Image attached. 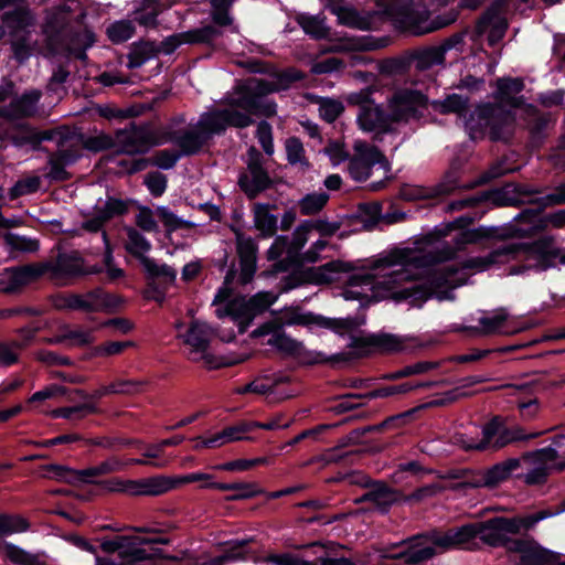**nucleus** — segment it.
<instances>
[{"label": "nucleus", "instance_id": "nucleus-7", "mask_svg": "<svg viewBox=\"0 0 565 565\" xmlns=\"http://www.w3.org/2000/svg\"><path fill=\"white\" fill-rule=\"evenodd\" d=\"M479 217L477 213L460 215L454 221L436 227L431 235H434L436 239H441L448 236L452 231H460L454 237V244L458 249H463L469 244H482L494 239L521 238L515 234V230L518 228L516 222L505 226H479L469 228Z\"/></svg>", "mask_w": 565, "mask_h": 565}, {"label": "nucleus", "instance_id": "nucleus-50", "mask_svg": "<svg viewBox=\"0 0 565 565\" xmlns=\"http://www.w3.org/2000/svg\"><path fill=\"white\" fill-rule=\"evenodd\" d=\"M469 98L459 94H450L444 100H434L431 106L440 114H465L468 110Z\"/></svg>", "mask_w": 565, "mask_h": 565}, {"label": "nucleus", "instance_id": "nucleus-13", "mask_svg": "<svg viewBox=\"0 0 565 565\" xmlns=\"http://www.w3.org/2000/svg\"><path fill=\"white\" fill-rule=\"evenodd\" d=\"M352 270H354V266L341 259L331 260L318 267L297 268L281 278L280 292H288L306 284H331L334 281L331 274L350 273Z\"/></svg>", "mask_w": 565, "mask_h": 565}, {"label": "nucleus", "instance_id": "nucleus-14", "mask_svg": "<svg viewBox=\"0 0 565 565\" xmlns=\"http://www.w3.org/2000/svg\"><path fill=\"white\" fill-rule=\"evenodd\" d=\"M267 344L280 353L298 359L302 365L308 366L317 364H330L333 366L339 364L340 361L348 359V355L344 353L328 356L320 351L307 350L301 341L291 338L284 330H280L275 337H270Z\"/></svg>", "mask_w": 565, "mask_h": 565}, {"label": "nucleus", "instance_id": "nucleus-54", "mask_svg": "<svg viewBox=\"0 0 565 565\" xmlns=\"http://www.w3.org/2000/svg\"><path fill=\"white\" fill-rule=\"evenodd\" d=\"M82 145L84 149L98 153L111 149L116 150L118 142L116 135L113 137L108 134L100 132L97 136H89L86 138L82 136Z\"/></svg>", "mask_w": 565, "mask_h": 565}, {"label": "nucleus", "instance_id": "nucleus-41", "mask_svg": "<svg viewBox=\"0 0 565 565\" xmlns=\"http://www.w3.org/2000/svg\"><path fill=\"white\" fill-rule=\"evenodd\" d=\"M159 54L158 45L151 41H139L131 45L127 55L129 70L141 67L146 62Z\"/></svg>", "mask_w": 565, "mask_h": 565}, {"label": "nucleus", "instance_id": "nucleus-37", "mask_svg": "<svg viewBox=\"0 0 565 565\" xmlns=\"http://www.w3.org/2000/svg\"><path fill=\"white\" fill-rule=\"evenodd\" d=\"M295 21L303 30V32L313 40H327L330 29L326 25V17L320 14L297 13Z\"/></svg>", "mask_w": 565, "mask_h": 565}, {"label": "nucleus", "instance_id": "nucleus-34", "mask_svg": "<svg viewBox=\"0 0 565 565\" xmlns=\"http://www.w3.org/2000/svg\"><path fill=\"white\" fill-rule=\"evenodd\" d=\"M181 35L183 42L189 45H204L211 51H218L222 47L218 43V39L223 36V31L212 24L183 31Z\"/></svg>", "mask_w": 565, "mask_h": 565}, {"label": "nucleus", "instance_id": "nucleus-46", "mask_svg": "<svg viewBox=\"0 0 565 565\" xmlns=\"http://www.w3.org/2000/svg\"><path fill=\"white\" fill-rule=\"evenodd\" d=\"M2 22L12 34H17L32 24V17L29 10L15 8L2 14Z\"/></svg>", "mask_w": 565, "mask_h": 565}, {"label": "nucleus", "instance_id": "nucleus-21", "mask_svg": "<svg viewBox=\"0 0 565 565\" xmlns=\"http://www.w3.org/2000/svg\"><path fill=\"white\" fill-rule=\"evenodd\" d=\"M231 231L235 234L236 254L239 260V282L241 285L249 284L257 270L258 245L256 241L246 236L241 228L231 226Z\"/></svg>", "mask_w": 565, "mask_h": 565}, {"label": "nucleus", "instance_id": "nucleus-36", "mask_svg": "<svg viewBox=\"0 0 565 565\" xmlns=\"http://www.w3.org/2000/svg\"><path fill=\"white\" fill-rule=\"evenodd\" d=\"M0 551L3 552V559L12 565H47L40 554H33L4 540H0Z\"/></svg>", "mask_w": 565, "mask_h": 565}, {"label": "nucleus", "instance_id": "nucleus-27", "mask_svg": "<svg viewBox=\"0 0 565 565\" xmlns=\"http://www.w3.org/2000/svg\"><path fill=\"white\" fill-rule=\"evenodd\" d=\"M479 118L484 120L486 126L489 128V138L492 141H507L510 138L511 134L508 131V127L513 121L510 111L487 104L480 108Z\"/></svg>", "mask_w": 565, "mask_h": 565}, {"label": "nucleus", "instance_id": "nucleus-2", "mask_svg": "<svg viewBox=\"0 0 565 565\" xmlns=\"http://www.w3.org/2000/svg\"><path fill=\"white\" fill-rule=\"evenodd\" d=\"M559 512L561 511L553 512L546 509L524 516H493L486 521L451 527L446 532L435 529L392 545L383 557L399 561L405 565H417L435 556L436 551L429 543L445 551L462 547L465 545H467L466 548L469 551H477L480 547L479 544L475 542L476 539H479L483 544L490 547L510 545V542L515 540L510 535L526 533L540 521L558 514Z\"/></svg>", "mask_w": 565, "mask_h": 565}, {"label": "nucleus", "instance_id": "nucleus-3", "mask_svg": "<svg viewBox=\"0 0 565 565\" xmlns=\"http://www.w3.org/2000/svg\"><path fill=\"white\" fill-rule=\"evenodd\" d=\"M254 124V119L241 110L232 108H214L203 113L194 128L172 129L164 126L159 129L163 143H173L185 157L199 154L209 146L215 136H223L228 127L244 129Z\"/></svg>", "mask_w": 565, "mask_h": 565}, {"label": "nucleus", "instance_id": "nucleus-17", "mask_svg": "<svg viewBox=\"0 0 565 565\" xmlns=\"http://www.w3.org/2000/svg\"><path fill=\"white\" fill-rule=\"evenodd\" d=\"M127 253L137 258L150 277H166L168 282L177 279V271L167 264L158 265L154 259L145 255L151 249V243L136 228H127Z\"/></svg>", "mask_w": 565, "mask_h": 565}, {"label": "nucleus", "instance_id": "nucleus-60", "mask_svg": "<svg viewBox=\"0 0 565 565\" xmlns=\"http://www.w3.org/2000/svg\"><path fill=\"white\" fill-rule=\"evenodd\" d=\"M328 200L326 192L306 194L298 203L300 213L306 216L315 215L326 206Z\"/></svg>", "mask_w": 565, "mask_h": 565}, {"label": "nucleus", "instance_id": "nucleus-12", "mask_svg": "<svg viewBox=\"0 0 565 565\" xmlns=\"http://www.w3.org/2000/svg\"><path fill=\"white\" fill-rule=\"evenodd\" d=\"M535 207H526L513 217L518 223L515 234L520 237H532L546 228V220L542 215L548 206L565 204V182L557 185L554 192L535 199Z\"/></svg>", "mask_w": 565, "mask_h": 565}, {"label": "nucleus", "instance_id": "nucleus-56", "mask_svg": "<svg viewBox=\"0 0 565 565\" xmlns=\"http://www.w3.org/2000/svg\"><path fill=\"white\" fill-rule=\"evenodd\" d=\"M2 138L15 147L30 145L34 149V128L29 124H19L14 129L6 130Z\"/></svg>", "mask_w": 565, "mask_h": 565}, {"label": "nucleus", "instance_id": "nucleus-19", "mask_svg": "<svg viewBox=\"0 0 565 565\" xmlns=\"http://www.w3.org/2000/svg\"><path fill=\"white\" fill-rule=\"evenodd\" d=\"M503 547L509 554H519V565H565L561 562V554L543 547L529 535L516 537Z\"/></svg>", "mask_w": 565, "mask_h": 565}, {"label": "nucleus", "instance_id": "nucleus-58", "mask_svg": "<svg viewBox=\"0 0 565 565\" xmlns=\"http://www.w3.org/2000/svg\"><path fill=\"white\" fill-rule=\"evenodd\" d=\"M157 2L154 0H142L141 7L134 13V21L146 28H156L158 25Z\"/></svg>", "mask_w": 565, "mask_h": 565}, {"label": "nucleus", "instance_id": "nucleus-28", "mask_svg": "<svg viewBox=\"0 0 565 565\" xmlns=\"http://www.w3.org/2000/svg\"><path fill=\"white\" fill-rule=\"evenodd\" d=\"M45 267V274L51 273L55 277H84V258L78 250L61 252L57 254L54 263L42 264Z\"/></svg>", "mask_w": 565, "mask_h": 565}, {"label": "nucleus", "instance_id": "nucleus-48", "mask_svg": "<svg viewBox=\"0 0 565 565\" xmlns=\"http://www.w3.org/2000/svg\"><path fill=\"white\" fill-rule=\"evenodd\" d=\"M154 213L168 233H173L178 230H192L196 226L195 223L179 217L167 206H157Z\"/></svg>", "mask_w": 565, "mask_h": 565}, {"label": "nucleus", "instance_id": "nucleus-47", "mask_svg": "<svg viewBox=\"0 0 565 565\" xmlns=\"http://www.w3.org/2000/svg\"><path fill=\"white\" fill-rule=\"evenodd\" d=\"M30 525L29 520L20 514L0 513V539L26 532Z\"/></svg>", "mask_w": 565, "mask_h": 565}, {"label": "nucleus", "instance_id": "nucleus-35", "mask_svg": "<svg viewBox=\"0 0 565 565\" xmlns=\"http://www.w3.org/2000/svg\"><path fill=\"white\" fill-rule=\"evenodd\" d=\"M41 94L38 90H29L20 97L11 100L8 107L1 109L0 115L7 119L30 117L34 114Z\"/></svg>", "mask_w": 565, "mask_h": 565}, {"label": "nucleus", "instance_id": "nucleus-38", "mask_svg": "<svg viewBox=\"0 0 565 565\" xmlns=\"http://www.w3.org/2000/svg\"><path fill=\"white\" fill-rule=\"evenodd\" d=\"M271 207L275 205L256 203L253 209L255 227L264 238L275 236L278 228V217L270 213Z\"/></svg>", "mask_w": 565, "mask_h": 565}, {"label": "nucleus", "instance_id": "nucleus-64", "mask_svg": "<svg viewBox=\"0 0 565 565\" xmlns=\"http://www.w3.org/2000/svg\"><path fill=\"white\" fill-rule=\"evenodd\" d=\"M135 33V26L131 21L120 20L111 23L106 34L114 44H120L129 40Z\"/></svg>", "mask_w": 565, "mask_h": 565}, {"label": "nucleus", "instance_id": "nucleus-16", "mask_svg": "<svg viewBox=\"0 0 565 565\" xmlns=\"http://www.w3.org/2000/svg\"><path fill=\"white\" fill-rule=\"evenodd\" d=\"M110 492H124L131 495H162L174 489L171 477L153 476L139 480H122L120 478L107 479L104 482Z\"/></svg>", "mask_w": 565, "mask_h": 565}, {"label": "nucleus", "instance_id": "nucleus-49", "mask_svg": "<svg viewBox=\"0 0 565 565\" xmlns=\"http://www.w3.org/2000/svg\"><path fill=\"white\" fill-rule=\"evenodd\" d=\"M354 217L365 230H372L382 218V205L379 202L360 203Z\"/></svg>", "mask_w": 565, "mask_h": 565}, {"label": "nucleus", "instance_id": "nucleus-62", "mask_svg": "<svg viewBox=\"0 0 565 565\" xmlns=\"http://www.w3.org/2000/svg\"><path fill=\"white\" fill-rule=\"evenodd\" d=\"M550 478V470L547 465L540 466L530 469L524 472L522 469L518 470V481H521L527 487H540L544 486Z\"/></svg>", "mask_w": 565, "mask_h": 565}, {"label": "nucleus", "instance_id": "nucleus-24", "mask_svg": "<svg viewBox=\"0 0 565 565\" xmlns=\"http://www.w3.org/2000/svg\"><path fill=\"white\" fill-rule=\"evenodd\" d=\"M490 29L488 34L489 46H495L505 35L508 22L501 17V3L492 2L476 22V33L482 35Z\"/></svg>", "mask_w": 565, "mask_h": 565}, {"label": "nucleus", "instance_id": "nucleus-59", "mask_svg": "<svg viewBox=\"0 0 565 565\" xmlns=\"http://www.w3.org/2000/svg\"><path fill=\"white\" fill-rule=\"evenodd\" d=\"M418 70H427L445 61V49L433 46L417 52L414 56Z\"/></svg>", "mask_w": 565, "mask_h": 565}, {"label": "nucleus", "instance_id": "nucleus-30", "mask_svg": "<svg viewBox=\"0 0 565 565\" xmlns=\"http://www.w3.org/2000/svg\"><path fill=\"white\" fill-rule=\"evenodd\" d=\"M521 462V456L519 458L510 457L484 469L487 489L493 490L511 479L518 480Z\"/></svg>", "mask_w": 565, "mask_h": 565}, {"label": "nucleus", "instance_id": "nucleus-61", "mask_svg": "<svg viewBox=\"0 0 565 565\" xmlns=\"http://www.w3.org/2000/svg\"><path fill=\"white\" fill-rule=\"evenodd\" d=\"M559 458L558 450L553 446H547L544 448L534 449L531 451H524L521 455L522 461L532 462L540 466L551 465Z\"/></svg>", "mask_w": 565, "mask_h": 565}, {"label": "nucleus", "instance_id": "nucleus-53", "mask_svg": "<svg viewBox=\"0 0 565 565\" xmlns=\"http://www.w3.org/2000/svg\"><path fill=\"white\" fill-rule=\"evenodd\" d=\"M454 479H465L463 481L457 484L458 489H479L486 488V471L483 470H475V469H460L451 475Z\"/></svg>", "mask_w": 565, "mask_h": 565}, {"label": "nucleus", "instance_id": "nucleus-25", "mask_svg": "<svg viewBox=\"0 0 565 565\" xmlns=\"http://www.w3.org/2000/svg\"><path fill=\"white\" fill-rule=\"evenodd\" d=\"M509 313L504 308H499L491 313L479 318V326L454 324L452 331L458 333H468L471 337L491 335L497 333H508L505 329Z\"/></svg>", "mask_w": 565, "mask_h": 565}, {"label": "nucleus", "instance_id": "nucleus-55", "mask_svg": "<svg viewBox=\"0 0 565 565\" xmlns=\"http://www.w3.org/2000/svg\"><path fill=\"white\" fill-rule=\"evenodd\" d=\"M132 542L125 548L124 558L130 563L143 562L153 558H163V551L161 548H152V553H148L147 550L138 547V539L140 536H131Z\"/></svg>", "mask_w": 565, "mask_h": 565}, {"label": "nucleus", "instance_id": "nucleus-51", "mask_svg": "<svg viewBox=\"0 0 565 565\" xmlns=\"http://www.w3.org/2000/svg\"><path fill=\"white\" fill-rule=\"evenodd\" d=\"M99 408L93 402H85L70 407H60L52 412L54 418L81 419L90 414H97Z\"/></svg>", "mask_w": 565, "mask_h": 565}, {"label": "nucleus", "instance_id": "nucleus-31", "mask_svg": "<svg viewBox=\"0 0 565 565\" xmlns=\"http://www.w3.org/2000/svg\"><path fill=\"white\" fill-rule=\"evenodd\" d=\"M201 488L220 491H234V493L225 497L227 502L248 500L266 493V491L263 488H259L255 482H207L201 486Z\"/></svg>", "mask_w": 565, "mask_h": 565}, {"label": "nucleus", "instance_id": "nucleus-40", "mask_svg": "<svg viewBox=\"0 0 565 565\" xmlns=\"http://www.w3.org/2000/svg\"><path fill=\"white\" fill-rule=\"evenodd\" d=\"M184 342L191 345L195 352L202 353V359L207 364L213 363L214 356L207 353L210 338L203 326L198 322H192L184 335Z\"/></svg>", "mask_w": 565, "mask_h": 565}, {"label": "nucleus", "instance_id": "nucleus-10", "mask_svg": "<svg viewBox=\"0 0 565 565\" xmlns=\"http://www.w3.org/2000/svg\"><path fill=\"white\" fill-rule=\"evenodd\" d=\"M277 319L281 323V330L285 326H300L310 330L313 328L327 329L339 335L353 332L364 323V320H360L358 317L329 318L312 311H303L300 306H286L281 310V317Z\"/></svg>", "mask_w": 565, "mask_h": 565}, {"label": "nucleus", "instance_id": "nucleus-20", "mask_svg": "<svg viewBox=\"0 0 565 565\" xmlns=\"http://www.w3.org/2000/svg\"><path fill=\"white\" fill-rule=\"evenodd\" d=\"M248 152L250 154L247 162L249 174L246 172L241 173L237 184L248 200H255L262 192L273 188V180L263 167L260 152L254 147Z\"/></svg>", "mask_w": 565, "mask_h": 565}, {"label": "nucleus", "instance_id": "nucleus-42", "mask_svg": "<svg viewBox=\"0 0 565 565\" xmlns=\"http://www.w3.org/2000/svg\"><path fill=\"white\" fill-rule=\"evenodd\" d=\"M137 205V201L134 199H121L115 195L107 194L104 205H96V207L104 215L107 222L116 217H122L127 215L130 207Z\"/></svg>", "mask_w": 565, "mask_h": 565}, {"label": "nucleus", "instance_id": "nucleus-39", "mask_svg": "<svg viewBox=\"0 0 565 565\" xmlns=\"http://www.w3.org/2000/svg\"><path fill=\"white\" fill-rule=\"evenodd\" d=\"M436 383L433 381H420V382H404L401 384H392L377 387L366 393L365 396L372 398H386L395 395H405L412 391L430 388Z\"/></svg>", "mask_w": 565, "mask_h": 565}, {"label": "nucleus", "instance_id": "nucleus-57", "mask_svg": "<svg viewBox=\"0 0 565 565\" xmlns=\"http://www.w3.org/2000/svg\"><path fill=\"white\" fill-rule=\"evenodd\" d=\"M147 279V289L146 297L150 300L162 305L166 301L167 290L169 286L173 285V282H168L166 277H150L149 274L146 273Z\"/></svg>", "mask_w": 565, "mask_h": 565}, {"label": "nucleus", "instance_id": "nucleus-18", "mask_svg": "<svg viewBox=\"0 0 565 565\" xmlns=\"http://www.w3.org/2000/svg\"><path fill=\"white\" fill-rule=\"evenodd\" d=\"M535 273L559 269L565 266V247L559 246L552 235H542L527 245Z\"/></svg>", "mask_w": 565, "mask_h": 565}, {"label": "nucleus", "instance_id": "nucleus-23", "mask_svg": "<svg viewBox=\"0 0 565 565\" xmlns=\"http://www.w3.org/2000/svg\"><path fill=\"white\" fill-rule=\"evenodd\" d=\"M278 299L274 291H258L248 299L236 298L230 301V309L236 318L253 321L256 316L267 311Z\"/></svg>", "mask_w": 565, "mask_h": 565}, {"label": "nucleus", "instance_id": "nucleus-63", "mask_svg": "<svg viewBox=\"0 0 565 565\" xmlns=\"http://www.w3.org/2000/svg\"><path fill=\"white\" fill-rule=\"evenodd\" d=\"M4 243L11 249L21 253H35L40 248L38 239L21 236L15 233H7L4 235Z\"/></svg>", "mask_w": 565, "mask_h": 565}, {"label": "nucleus", "instance_id": "nucleus-45", "mask_svg": "<svg viewBox=\"0 0 565 565\" xmlns=\"http://www.w3.org/2000/svg\"><path fill=\"white\" fill-rule=\"evenodd\" d=\"M95 41V33L87 28L72 31L70 33L71 52L76 58L85 60L87 58L86 50L93 46Z\"/></svg>", "mask_w": 565, "mask_h": 565}, {"label": "nucleus", "instance_id": "nucleus-9", "mask_svg": "<svg viewBox=\"0 0 565 565\" xmlns=\"http://www.w3.org/2000/svg\"><path fill=\"white\" fill-rule=\"evenodd\" d=\"M547 431L550 429L526 434L522 426L508 427L501 416H493L483 425L481 439L461 436L459 441L466 451H484L489 448L499 450L513 443L539 438Z\"/></svg>", "mask_w": 565, "mask_h": 565}, {"label": "nucleus", "instance_id": "nucleus-15", "mask_svg": "<svg viewBox=\"0 0 565 565\" xmlns=\"http://www.w3.org/2000/svg\"><path fill=\"white\" fill-rule=\"evenodd\" d=\"M429 99L418 89L402 88L394 92L388 99V109L394 122H408L411 119L419 120L424 117Z\"/></svg>", "mask_w": 565, "mask_h": 565}, {"label": "nucleus", "instance_id": "nucleus-4", "mask_svg": "<svg viewBox=\"0 0 565 565\" xmlns=\"http://www.w3.org/2000/svg\"><path fill=\"white\" fill-rule=\"evenodd\" d=\"M482 0H460L457 8L430 20V10L425 0H376L382 13L403 32L423 35L448 26L457 21L460 9L476 10Z\"/></svg>", "mask_w": 565, "mask_h": 565}, {"label": "nucleus", "instance_id": "nucleus-22", "mask_svg": "<svg viewBox=\"0 0 565 565\" xmlns=\"http://www.w3.org/2000/svg\"><path fill=\"white\" fill-rule=\"evenodd\" d=\"M117 149L116 154L142 156L147 152V124L134 121L125 128L116 130Z\"/></svg>", "mask_w": 565, "mask_h": 565}, {"label": "nucleus", "instance_id": "nucleus-5", "mask_svg": "<svg viewBox=\"0 0 565 565\" xmlns=\"http://www.w3.org/2000/svg\"><path fill=\"white\" fill-rule=\"evenodd\" d=\"M276 82L250 77L238 83L234 88V97L227 98L226 104L232 109L243 110L249 116L273 118L277 114V103L266 99L269 94L287 90L294 83L303 81L306 74L295 67L276 71L271 74Z\"/></svg>", "mask_w": 565, "mask_h": 565}, {"label": "nucleus", "instance_id": "nucleus-44", "mask_svg": "<svg viewBox=\"0 0 565 565\" xmlns=\"http://www.w3.org/2000/svg\"><path fill=\"white\" fill-rule=\"evenodd\" d=\"M374 14H361L355 8L345 6L338 15V22L358 30H371Z\"/></svg>", "mask_w": 565, "mask_h": 565}, {"label": "nucleus", "instance_id": "nucleus-6", "mask_svg": "<svg viewBox=\"0 0 565 565\" xmlns=\"http://www.w3.org/2000/svg\"><path fill=\"white\" fill-rule=\"evenodd\" d=\"M445 405V401L443 399H435L429 403H425L422 405H418L416 407H413L411 409H407L405 412L392 415L386 417L383 422L375 424V425H369L362 428H356L350 431L349 435L341 438L339 440V444L330 449H327L322 455L321 459L326 463H339V462H349L351 461V458L356 456V451L352 450H344L345 447L350 445L358 444L362 440V438L369 434V433H381L388 429H396L401 428L409 423H412L416 414L426 409L429 406H443Z\"/></svg>", "mask_w": 565, "mask_h": 565}, {"label": "nucleus", "instance_id": "nucleus-11", "mask_svg": "<svg viewBox=\"0 0 565 565\" xmlns=\"http://www.w3.org/2000/svg\"><path fill=\"white\" fill-rule=\"evenodd\" d=\"M50 301L56 310H74L86 313L114 309L122 303L120 297L106 292L100 287L88 290L84 295L58 291L50 297Z\"/></svg>", "mask_w": 565, "mask_h": 565}, {"label": "nucleus", "instance_id": "nucleus-43", "mask_svg": "<svg viewBox=\"0 0 565 565\" xmlns=\"http://www.w3.org/2000/svg\"><path fill=\"white\" fill-rule=\"evenodd\" d=\"M532 193L526 185L507 184L504 188L493 191L492 200L500 206H518L522 203L520 196H527Z\"/></svg>", "mask_w": 565, "mask_h": 565}, {"label": "nucleus", "instance_id": "nucleus-29", "mask_svg": "<svg viewBox=\"0 0 565 565\" xmlns=\"http://www.w3.org/2000/svg\"><path fill=\"white\" fill-rule=\"evenodd\" d=\"M367 492L370 495V502L381 514L388 513L393 505L403 503V501L407 499L401 490L388 486L383 480H376Z\"/></svg>", "mask_w": 565, "mask_h": 565}, {"label": "nucleus", "instance_id": "nucleus-8", "mask_svg": "<svg viewBox=\"0 0 565 565\" xmlns=\"http://www.w3.org/2000/svg\"><path fill=\"white\" fill-rule=\"evenodd\" d=\"M350 352H343L348 359L340 363H348L353 359H363L372 354L413 353L423 348L417 338L399 335L387 332L370 333L367 335H352L349 344Z\"/></svg>", "mask_w": 565, "mask_h": 565}, {"label": "nucleus", "instance_id": "nucleus-52", "mask_svg": "<svg viewBox=\"0 0 565 565\" xmlns=\"http://www.w3.org/2000/svg\"><path fill=\"white\" fill-rule=\"evenodd\" d=\"M524 82L520 77L498 78L494 99L504 103L513 95L520 94L524 89Z\"/></svg>", "mask_w": 565, "mask_h": 565}, {"label": "nucleus", "instance_id": "nucleus-1", "mask_svg": "<svg viewBox=\"0 0 565 565\" xmlns=\"http://www.w3.org/2000/svg\"><path fill=\"white\" fill-rule=\"evenodd\" d=\"M530 244L531 242L505 244L492 249L486 256L470 257L459 265L452 264L430 269L420 281H414L412 274L405 268L392 270L384 275L376 286L388 291L395 300H408L413 305H422L431 298L439 301L454 300L456 296L452 290L468 282L469 276L465 273L466 269L484 271L494 265L521 259L522 264L511 266V274L535 271V266L532 264L534 260L531 259L527 248Z\"/></svg>", "mask_w": 565, "mask_h": 565}, {"label": "nucleus", "instance_id": "nucleus-33", "mask_svg": "<svg viewBox=\"0 0 565 565\" xmlns=\"http://www.w3.org/2000/svg\"><path fill=\"white\" fill-rule=\"evenodd\" d=\"M45 267L40 265L18 266L10 269L6 286L1 288L4 294H14L31 281L45 274Z\"/></svg>", "mask_w": 565, "mask_h": 565}, {"label": "nucleus", "instance_id": "nucleus-26", "mask_svg": "<svg viewBox=\"0 0 565 565\" xmlns=\"http://www.w3.org/2000/svg\"><path fill=\"white\" fill-rule=\"evenodd\" d=\"M358 125L360 129L367 132H375L377 135L394 132L393 119L391 113H386L381 105L375 103L369 107H363L359 110Z\"/></svg>", "mask_w": 565, "mask_h": 565}, {"label": "nucleus", "instance_id": "nucleus-32", "mask_svg": "<svg viewBox=\"0 0 565 565\" xmlns=\"http://www.w3.org/2000/svg\"><path fill=\"white\" fill-rule=\"evenodd\" d=\"M45 267L40 265L18 266L10 269L6 286L1 288L4 294H14L31 281L45 274Z\"/></svg>", "mask_w": 565, "mask_h": 565}]
</instances>
